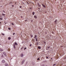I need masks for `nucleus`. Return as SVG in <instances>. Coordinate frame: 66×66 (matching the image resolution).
I'll return each instance as SVG.
<instances>
[{
	"mask_svg": "<svg viewBox=\"0 0 66 66\" xmlns=\"http://www.w3.org/2000/svg\"><path fill=\"white\" fill-rule=\"evenodd\" d=\"M15 45H18V44L16 42H15L14 44H13V47L14 49H15Z\"/></svg>",
	"mask_w": 66,
	"mask_h": 66,
	"instance_id": "nucleus-1",
	"label": "nucleus"
},
{
	"mask_svg": "<svg viewBox=\"0 0 66 66\" xmlns=\"http://www.w3.org/2000/svg\"><path fill=\"white\" fill-rule=\"evenodd\" d=\"M54 22L55 23H57V22H58V21H57V20H55L54 21Z\"/></svg>",
	"mask_w": 66,
	"mask_h": 66,
	"instance_id": "nucleus-2",
	"label": "nucleus"
},
{
	"mask_svg": "<svg viewBox=\"0 0 66 66\" xmlns=\"http://www.w3.org/2000/svg\"><path fill=\"white\" fill-rule=\"evenodd\" d=\"M24 62H25V60H23L21 62L22 65V64H23V63H24Z\"/></svg>",
	"mask_w": 66,
	"mask_h": 66,
	"instance_id": "nucleus-3",
	"label": "nucleus"
},
{
	"mask_svg": "<svg viewBox=\"0 0 66 66\" xmlns=\"http://www.w3.org/2000/svg\"><path fill=\"white\" fill-rule=\"evenodd\" d=\"M21 57H22L23 56V53H22L20 55Z\"/></svg>",
	"mask_w": 66,
	"mask_h": 66,
	"instance_id": "nucleus-4",
	"label": "nucleus"
},
{
	"mask_svg": "<svg viewBox=\"0 0 66 66\" xmlns=\"http://www.w3.org/2000/svg\"><path fill=\"white\" fill-rule=\"evenodd\" d=\"M3 53L4 55H5V56H6V53H5V52H4Z\"/></svg>",
	"mask_w": 66,
	"mask_h": 66,
	"instance_id": "nucleus-5",
	"label": "nucleus"
},
{
	"mask_svg": "<svg viewBox=\"0 0 66 66\" xmlns=\"http://www.w3.org/2000/svg\"><path fill=\"white\" fill-rule=\"evenodd\" d=\"M42 5L43 6V7H45V8L46 7V6H45V5L43 4H42Z\"/></svg>",
	"mask_w": 66,
	"mask_h": 66,
	"instance_id": "nucleus-6",
	"label": "nucleus"
},
{
	"mask_svg": "<svg viewBox=\"0 0 66 66\" xmlns=\"http://www.w3.org/2000/svg\"><path fill=\"white\" fill-rule=\"evenodd\" d=\"M2 62L3 63H5V61L4 60H3L2 61Z\"/></svg>",
	"mask_w": 66,
	"mask_h": 66,
	"instance_id": "nucleus-7",
	"label": "nucleus"
},
{
	"mask_svg": "<svg viewBox=\"0 0 66 66\" xmlns=\"http://www.w3.org/2000/svg\"><path fill=\"white\" fill-rule=\"evenodd\" d=\"M38 49H40V48H41V47H40V46H38Z\"/></svg>",
	"mask_w": 66,
	"mask_h": 66,
	"instance_id": "nucleus-8",
	"label": "nucleus"
},
{
	"mask_svg": "<svg viewBox=\"0 0 66 66\" xmlns=\"http://www.w3.org/2000/svg\"><path fill=\"white\" fill-rule=\"evenodd\" d=\"M3 51V50L0 48V51Z\"/></svg>",
	"mask_w": 66,
	"mask_h": 66,
	"instance_id": "nucleus-9",
	"label": "nucleus"
},
{
	"mask_svg": "<svg viewBox=\"0 0 66 66\" xmlns=\"http://www.w3.org/2000/svg\"><path fill=\"white\" fill-rule=\"evenodd\" d=\"M35 39H36V42H37V38H35Z\"/></svg>",
	"mask_w": 66,
	"mask_h": 66,
	"instance_id": "nucleus-10",
	"label": "nucleus"
},
{
	"mask_svg": "<svg viewBox=\"0 0 66 66\" xmlns=\"http://www.w3.org/2000/svg\"><path fill=\"white\" fill-rule=\"evenodd\" d=\"M35 13H34V12H33L32 13V14L33 15H34Z\"/></svg>",
	"mask_w": 66,
	"mask_h": 66,
	"instance_id": "nucleus-11",
	"label": "nucleus"
},
{
	"mask_svg": "<svg viewBox=\"0 0 66 66\" xmlns=\"http://www.w3.org/2000/svg\"><path fill=\"white\" fill-rule=\"evenodd\" d=\"M11 39V37H9L8 38V39L9 40H10V39Z\"/></svg>",
	"mask_w": 66,
	"mask_h": 66,
	"instance_id": "nucleus-12",
	"label": "nucleus"
},
{
	"mask_svg": "<svg viewBox=\"0 0 66 66\" xmlns=\"http://www.w3.org/2000/svg\"><path fill=\"white\" fill-rule=\"evenodd\" d=\"M5 66H9V65L7 64H5Z\"/></svg>",
	"mask_w": 66,
	"mask_h": 66,
	"instance_id": "nucleus-13",
	"label": "nucleus"
},
{
	"mask_svg": "<svg viewBox=\"0 0 66 66\" xmlns=\"http://www.w3.org/2000/svg\"><path fill=\"white\" fill-rule=\"evenodd\" d=\"M34 17L35 18H37V17H36V15L34 16Z\"/></svg>",
	"mask_w": 66,
	"mask_h": 66,
	"instance_id": "nucleus-14",
	"label": "nucleus"
},
{
	"mask_svg": "<svg viewBox=\"0 0 66 66\" xmlns=\"http://www.w3.org/2000/svg\"><path fill=\"white\" fill-rule=\"evenodd\" d=\"M38 6H39V7H40V5H39V3H38Z\"/></svg>",
	"mask_w": 66,
	"mask_h": 66,
	"instance_id": "nucleus-15",
	"label": "nucleus"
},
{
	"mask_svg": "<svg viewBox=\"0 0 66 66\" xmlns=\"http://www.w3.org/2000/svg\"><path fill=\"white\" fill-rule=\"evenodd\" d=\"M10 50H11V49L10 48H8V51H10Z\"/></svg>",
	"mask_w": 66,
	"mask_h": 66,
	"instance_id": "nucleus-16",
	"label": "nucleus"
},
{
	"mask_svg": "<svg viewBox=\"0 0 66 66\" xmlns=\"http://www.w3.org/2000/svg\"><path fill=\"white\" fill-rule=\"evenodd\" d=\"M36 43V45H38V42H37Z\"/></svg>",
	"mask_w": 66,
	"mask_h": 66,
	"instance_id": "nucleus-17",
	"label": "nucleus"
},
{
	"mask_svg": "<svg viewBox=\"0 0 66 66\" xmlns=\"http://www.w3.org/2000/svg\"><path fill=\"white\" fill-rule=\"evenodd\" d=\"M2 15H3L4 16H5V14H3V13L2 14Z\"/></svg>",
	"mask_w": 66,
	"mask_h": 66,
	"instance_id": "nucleus-18",
	"label": "nucleus"
},
{
	"mask_svg": "<svg viewBox=\"0 0 66 66\" xmlns=\"http://www.w3.org/2000/svg\"><path fill=\"white\" fill-rule=\"evenodd\" d=\"M2 35H4V34H3V33H2Z\"/></svg>",
	"mask_w": 66,
	"mask_h": 66,
	"instance_id": "nucleus-19",
	"label": "nucleus"
},
{
	"mask_svg": "<svg viewBox=\"0 0 66 66\" xmlns=\"http://www.w3.org/2000/svg\"><path fill=\"white\" fill-rule=\"evenodd\" d=\"M32 40L33 41V42H34V39H32Z\"/></svg>",
	"mask_w": 66,
	"mask_h": 66,
	"instance_id": "nucleus-20",
	"label": "nucleus"
},
{
	"mask_svg": "<svg viewBox=\"0 0 66 66\" xmlns=\"http://www.w3.org/2000/svg\"><path fill=\"white\" fill-rule=\"evenodd\" d=\"M55 65H56V64H54L53 65V66H55Z\"/></svg>",
	"mask_w": 66,
	"mask_h": 66,
	"instance_id": "nucleus-21",
	"label": "nucleus"
},
{
	"mask_svg": "<svg viewBox=\"0 0 66 66\" xmlns=\"http://www.w3.org/2000/svg\"><path fill=\"white\" fill-rule=\"evenodd\" d=\"M35 37H34V38H36V35H35Z\"/></svg>",
	"mask_w": 66,
	"mask_h": 66,
	"instance_id": "nucleus-22",
	"label": "nucleus"
},
{
	"mask_svg": "<svg viewBox=\"0 0 66 66\" xmlns=\"http://www.w3.org/2000/svg\"><path fill=\"white\" fill-rule=\"evenodd\" d=\"M8 29L9 30H11V28H9Z\"/></svg>",
	"mask_w": 66,
	"mask_h": 66,
	"instance_id": "nucleus-23",
	"label": "nucleus"
},
{
	"mask_svg": "<svg viewBox=\"0 0 66 66\" xmlns=\"http://www.w3.org/2000/svg\"><path fill=\"white\" fill-rule=\"evenodd\" d=\"M52 34H54V32L53 31H52Z\"/></svg>",
	"mask_w": 66,
	"mask_h": 66,
	"instance_id": "nucleus-24",
	"label": "nucleus"
},
{
	"mask_svg": "<svg viewBox=\"0 0 66 66\" xmlns=\"http://www.w3.org/2000/svg\"><path fill=\"white\" fill-rule=\"evenodd\" d=\"M2 57H3V55H2Z\"/></svg>",
	"mask_w": 66,
	"mask_h": 66,
	"instance_id": "nucleus-25",
	"label": "nucleus"
},
{
	"mask_svg": "<svg viewBox=\"0 0 66 66\" xmlns=\"http://www.w3.org/2000/svg\"><path fill=\"white\" fill-rule=\"evenodd\" d=\"M29 9H31V10H32V8H31V7H30V8H29Z\"/></svg>",
	"mask_w": 66,
	"mask_h": 66,
	"instance_id": "nucleus-26",
	"label": "nucleus"
},
{
	"mask_svg": "<svg viewBox=\"0 0 66 66\" xmlns=\"http://www.w3.org/2000/svg\"><path fill=\"white\" fill-rule=\"evenodd\" d=\"M26 49H27V48H26V47H25L24 48V50H26Z\"/></svg>",
	"mask_w": 66,
	"mask_h": 66,
	"instance_id": "nucleus-27",
	"label": "nucleus"
},
{
	"mask_svg": "<svg viewBox=\"0 0 66 66\" xmlns=\"http://www.w3.org/2000/svg\"><path fill=\"white\" fill-rule=\"evenodd\" d=\"M47 48L48 49H49V48H50V47H47Z\"/></svg>",
	"mask_w": 66,
	"mask_h": 66,
	"instance_id": "nucleus-28",
	"label": "nucleus"
},
{
	"mask_svg": "<svg viewBox=\"0 0 66 66\" xmlns=\"http://www.w3.org/2000/svg\"><path fill=\"white\" fill-rule=\"evenodd\" d=\"M33 20H31V22H33Z\"/></svg>",
	"mask_w": 66,
	"mask_h": 66,
	"instance_id": "nucleus-29",
	"label": "nucleus"
},
{
	"mask_svg": "<svg viewBox=\"0 0 66 66\" xmlns=\"http://www.w3.org/2000/svg\"><path fill=\"white\" fill-rule=\"evenodd\" d=\"M32 46V44H30V46Z\"/></svg>",
	"mask_w": 66,
	"mask_h": 66,
	"instance_id": "nucleus-30",
	"label": "nucleus"
},
{
	"mask_svg": "<svg viewBox=\"0 0 66 66\" xmlns=\"http://www.w3.org/2000/svg\"><path fill=\"white\" fill-rule=\"evenodd\" d=\"M39 58H38L37 59V60H39Z\"/></svg>",
	"mask_w": 66,
	"mask_h": 66,
	"instance_id": "nucleus-31",
	"label": "nucleus"
},
{
	"mask_svg": "<svg viewBox=\"0 0 66 66\" xmlns=\"http://www.w3.org/2000/svg\"><path fill=\"white\" fill-rule=\"evenodd\" d=\"M21 18H23V16H21Z\"/></svg>",
	"mask_w": 66,
	"mask_h": 66,
	"instance_id": "nucleus-32",
	"label": "nucleus"
},
{
	"mask_svg": "<svg viewBox=\"0 0 66 66\" xmlns=\"http://www.w3.org/2000/svg\"><path fill=\"white\" fill-rule=\"evenodd\" d=\"M27 4H29V3H28V2H27Z\"/></svg>",
	"mask_w": 66,
	"mask_h": 66,
	"instance_id": "nucleus-33",
	"label": "nucleus"
},
{
	"mask_svg": "<svg viewBox=\"0 0 66 66\" xmlns=\"http://www.w3.org/2000/svg\"><path fill=\"white\" fill-rule=\"evenodd\" d=\"M20 8H21V7H22L21 6H20Z\"/></svg>",
	"mask_w": 66,
	"mask_h": 66,
	"instance_id": "nucleus-34",
	"label": "nucleus"
},
{
	"mask_svg": "<svg viewBox=\"0 0 66 66\" xmlns=\"http://www.w3.org/2000/svg\"><path fill=\"white\" fill-rule=\"evenodd\" d=\"M12 25H14V24H13V23H12Z\"/></svg>",
	"mask_w": 66,
	"mask_h": 66,
	"instance_id": "nucleus-35",
	"label": "nucleus"
},
{
	"mask_svg": "<svg viewBox=\"0 0 66 66\" xmlns=\"http://www.w3.org/2000/svg\"><path fill=\"white\" fill-rule=\"evenodd\" d=\"M46 57L47 59H48V57L46 56Z\"/></svg>",
	"mask_w": 66,
	"mask_h": 66,
	"instance_id": "nucleus-36",
	"label": "nucleus"
},
{
	"mask_svg": "<svg viewBox=\"0 0 66 66\" xmlns=\"http://www.w3.org/2000/svg\"><path fill=\"white\" fill-rule=\"evenodd\" d=\"M14 5H12V7H14Z\"/></svg>",
	"mask_w": 66,
	"mask_h": 66,
	"instance_id": "nucleus-37",
	"label": "nucleus"
},
{
	"mask_svg": "<svg viewBox=\"0 0 66 66\" xmlns=\"http://www.w3.org/2000/svg\"><path fill=\"white\" fill-rule=\"evenodd\" d=\"M13 35H15V33H13Z\"/></svg>",
	"mask_w": 66,
	"mask_h": 66,
	"instance_id": "nucleus-38",
	"label": "nucleus"
},
{
	"mask_svg": "<svg viewBox=\"0 0 66 66\" xmlns=\"http://www.w3.org/2000/svg\"><path fill=\"white\" fill-rule=\"evenodd\" d=\"M38 9H39V10H40V8H38Z\"/></svg>",
	"mask_w": 66,
	"mask_h": 66,
	"instance_id": "nucleus-39",
	"label": "nucleus"
},
{
	"mask_svg": "<svg viewBox=\"0 0 66 66\" xmlns=\"http://www.w3.org/2000/svg\"><path fill=\"white\" fill-rule=\"evenodd\" d=\"M44 44H46V42H44Z\"/></svg>",
	"mask_w": 66,
	"mask_h": 66,
	"instance_id": "nucleus-40",
	"label": "nucleus"
},
{
	"mask_svg": "<svg viewBox=\"0 0 66 66\" xmlns=\"http://www.w3.org/2000/svg\"><path fill=\"white\" fill-rule=\"evenodd\" d=\"M0 19H1V20H2V18H0Z\"/></svg>",
	"mask_w": 66,
	"mask_h": 66,
	"instance_id": "nucleus-41",
	"label": "nucleus"
},
{
	"mask_svg": "<svg viewBox=\"0 0 66 66\" xmlns=\"http://www.w3.org/2000/svg\"><path fill=\"white\" fill-rule=\"evenodd\" d=\"M27 21V20H25V21L26 22V21Z\"/></svg>",
	"mask_w": 66,
	"mask_h": 66,
	"instance_id": "nucleus-42",
	"label": "nucleus"
},
{
	"mask_svg": "<svg viewBox=\"0 0 66 66\" xmlns=\"http://www.w3.org/2000/svg\"><path fill=\"white\" fill-rule=\"evenodd\" d=\"M22 0V1H26V0Z\"/></svg>",
	"mask_w": 66,
	"mask_h": 66,
	"instance_id": "nucleus-43",
	"label": "nucleus"
},
{
	"mask_svg": "<svg viewBox=\"0 0 66 66\" xmlns=\"http://www.w3.org/2000/svg\"><path fill=\"white\" fill-rule=\"evenodd\" d=\"M3 11V12H4V13H5V11Z\"/></svg>",
	"mask_w": 66,
	"mask_h": 66,
	"instance_id": "nucleus-44",
	"label": "nucleus"
},
{
	"mask_svg": "<svg viewBox=\"0 0 66 66\" xmlns=\"http://www.w3.org/2000/svg\"><path fill=\"white\" fill-rule=\"evenodd\" d=\"M31 37H33V36H31Z\"/></svg>",
	"mask_w": 66,
	"mask_h": 66,
	"instance_id": "nucleus-45",
	"label": "nucleus"
},
{
	"mask_svg": "<svg viewBox=\"0 0 66 66\" xmlns=\"http://www.w3.org/2000/svg\"><path fill=\"white\" fill-rule=\"evenodd\" d=\"M16 4V2L15 3V4Z\"/></svg>",
	"mask_w": 66,
	"mask_h": 66,
	"instance_id": "nucleus-46",
	"label": "nucleus"
},
{
	"mask_svg": "<svg viewBox=\"0 0 66 66\" xmlns=\"http://www.w3.org/2000/svg\"><path fill=\"white\" fill-rule=\"evenodd\" d=\"M24 2L23 3V4H24Z\"/></svg>",
	"mask_w": 66,
	"mask_h": 66,
	"instance_id": "nucleus-47",
	"label": "nucleus"
},
{
	"mask_svg": "<svg viewBox=\"0 0 66 66\" xmlns=\"http://www.w3.org/2000/svg\"><path fill=\"white\" fill-rule=\"evenodd\" d=\"M51 60H52V58H51Z\"/></svg>",
	"mask_w": 66,
	"mask_h": 66,
	"instance_id": "nucleus-48",
	"label": "nucleus"
},
{
	"mask_svg": "<svg viewBox=\"0 0 66 66\" xmlns=\"http://www.w3.org/2000/svg\"><path fill=\"white\" fill-rule=\"evenodd\" d=\"M6 24V23H5V24Z\"/></svg>",
	"mask_w": 66,
	"mask_h": 66,
	"instance_id": "nucleus-49",
	"label": "nucleus"
},
{
	"mask_svg": "<svg viewBox=\"0 0 66 66\" xmlns=\"http://www.w3.org/2000/svg\"><path fill=\"white\" fill-rule=\"evenodd\" d=\"M46 34H47V32H46Z\"/></svg>",
	"mask_w": 66,
	"mask_h": 66,
	"instance_id": "nucleus-50",
	"label": "nucleus"
},
{
	"mask_svg": "<svg viewBox=\"0 0 66 66\" xmlns=\"http://www.w3.org/2000/svg\"><path fill=\"white\" fill-rule=\"evenodd\" d=\"M0 23H1V22H0Z\"/></svg>",
	"mask_w": 66,
	"mask_h": 66,
	"instance_id": "nucleus-51",
	"label": "nucleus"
},
{
	"mask_svg": "<svg viewBox=\"0 0 66 66\" xmlns=\"http://www.w3.org/2000/svg\"><path fill=\"white\" fill-rule=\"evenodd\" d=\"M5 22H4L5 23Z\"/></svg>",
	"mask_w": 66,
	"mask_h": 66,
	"instance_id": "nucleus-52",
	"label": "nucleus"
},
{
	"mask_svg": "<svg viewBox=\"0 0 66 66\" xmlns=\"http://www.w3.org/2000/svg\"><path fill=\"white\" fill-rule=\"evenodd\" d=\"M47 49V50H48V49Z\"/></svg>",
	"mask_w": 66,
	"mask_h": 66,
	"instance_id": "nucleus-53",
	"label": "nucleus"
},
{
	"mask_svg": "<svg viewBox=\"0 0 66 66\" xmlns=\"http://www.w3.org/2000/svg\"><path fill=\"white\" fill-rule=\"evenodd\" d=\"M0 45H1V44H0Z\"/></svg>",
	"mask_w": 66,
	"mask_h": 66,
	"instance_id": "nucleus-54",
	"label": "nucleus"
},
{
	"mask_svg": "<svg viewBox=\"0 0 66 66\" xmlns=\"http://www.w3.org/2000/svg\"><path fill=\"white\" fill-rule=\"evenodd\" d=\"M22 3H23L22 2Z\"/></svg>",
	"mask_w": 66,
	"mask_h": 66,
	"instance_id": "nucleus-55",
	"label": "nucleus"
},
{
	"mask_svg": "<svg viewBox=\"0 0 66 66\" xmlns=\"http://www.w3.org/2000/svg\"><path fill=\"white\" fill-rule=\"evenodd\" d=\"M22 49V48H21V49Z\"/></svg>",
	"mask_w": 66,
	"mask_h": 66,
	"instance_id": "nucleus-56",
	"label": "nucleus"
}]
</instances>
